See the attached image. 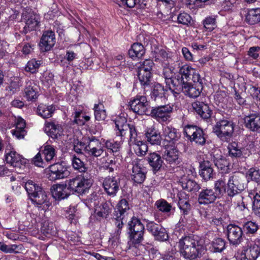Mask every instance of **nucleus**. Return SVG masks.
<instances>
[{
  "label": "nucleus",
  "mask_w": 260,
  "mask_h": 260,
  "mask_svg": "<svg viewBox=\"0 0 260 260\" xmlns=\"http://www.w3.org/2000/svg\"><path fill=\"white\" fill-rule=\"evenodd\" d=\"M178 247L180 253L185 258L194 259L206 250L202 242L194 236H185L181 238Z\"/></svg>",
  "instance_id": "f257e3e1"
},
{
  "label": "nucleus",
  "mask_w": 260,
  "mask_h": 260,
  "mask_svg": "<svg viewBox=\"0 0 260 260\" xmlns=\"http://www.w3.org/2000/svg\"><path fill=\"white\" fill-rule=\"evenodd\" d=\"M86 205L90 209L93 208L92 217L98 221H101L108 217L112 210L110 202H104L96 193L91 194L85 201Z\"/></svg>",
  "instance_id": "f03ea898"
},
{
  "label": "nucleus",
  "mask_w": 260,
  "mask_h": 260,
  "mask_svg": "<svg viewBox=\"0 0 260 260\" xmlns=\"http://www.w3.org/2000/svg\"><path fill=\"white\" fill-rule=\"evenodd\" d=\"M5 159L17 172L23 170L28 162L26 159L16 153L10 144L6 146Z\"/></svg>",
  "instance_id": "7ed1b4c3"
},
{
  "label": "nucleus",
  "mask_w": 260,
  "mask_h": 260,
  "mask_svg": "<svg viewBox=\"0 0 260 260\" xmlns=\"http://www.w3.org/2000/svg\"><path fill=\"white\" fill-rule=\"evenodd\" d=\"M128 225L129 242L134 244L140 243L143 240L144 225L135 217L132 218Z\"/></svg>",
  "instance_id": "20e7f679"
},
{
  "label": "nucleus",
  "mask_w": 260,
  "mask_h": 260,
  "mask_svg": "<svg viewBox=\"0 0 260 260\" xmlns=\"http://www.w3.org/2000/svg\"><path fill=\"white\" fill-rule=\"evenodd\" d=\"M244 179V175L240 173H236L230 176L226 187L229 196L233 197L245 189L246 184Z\"/></svg>",
  "instance_id": "39448f33"
},
{
  "label": "nucleus",
  "mask_w": 260,
  "mask_h": 260,
  "mask_svg": "<svg viewBox=\"0 0 260 260\" xmlns=\"http://www.w3.org/2000/svg\"><path fill=\"white\" fill-rule=\"evenodd\" d=\"M234 124L232 121L222 119L217 121L213 127V132L223 141H227L233 133Z\"/></svg>",
  "instance_id": "423d86ee"
},
{
  "label": "nucleus",
  "mask_w": 260,
  "mask_h": 260,
  "mask_svg": "<svg viewBox=\"0 0 260 260\" xmlns=\"http://www.w3.org/2000/svg\"><path fill=\"white\" fill-rule=\"evenodd\" d=\"M258 242V244L254 243L244 247L235 254L236 258L238 260H255L260 254V240Z\"/></svg>",
  "instance_id": "0eeeda50"
},
{
  "label": "nucleus",
  "mask_w": 260,
  "mask_h": 260,
  "mask_svg": "<svg viewBox=\"0 0 260 260\" xmlns=\"http://www.w3.org/2000/svg\"><path fill=\"white\" fill-rule=\"evenodd\" d=\"M47 177L51 181H55L67 177L70 171L67 167L60 164H55L45 170Z\"/></svg>",
  "instance_id": "6e6552de"
},
{
  "label": "nucleus",
  "mask_w": 260,
  "mask_h": 260,
  "mask_svg": "<svg viewBox=\"0 0 260 260\" xmlns=\"http://www.w3.org/2000/svg\"><path fill=\"white\" fill-rule=\"evenodd\" d=\"M70 189L79 193H84L91 186L90 181L81 176H78L67 181Z\"/></svg>",
  "instance_id": "1a4fd4ad"
},
{
  "label": "nucleus",
  "mask_w": 260,
  "mask_h": 260,
  "mask_svg": "<svg viewBox=\"0 0 260 260\" xmlns=\"http://www.w3.org/2000/svg\"><path fill=\"white\" fill-rule=\"evenodd\" d=\"M129 144L133 146L135 153L138 156H144L148 150L147 144L139 139L137 132L136 128L133 127L131 129V136L129 137Z\"/></svg>",
  "instance_id": "9d476101"
},
{
  "label": "nucleus",
  "mask_w": 260,
  "mask_h": 260,
  "mask_svg": "<svg viewBox=\"0 0 260 260\" xmlns=\"http://www.w3.org/2000/svg\"><path fill=\"white\" fill-rule=\"evenodd\" d=\"M184 133L191 141H193L200 145L205 144L206 140L203 131L200 128L193 125H187L184 127Z\"/></svg>",
  "instance_id": "9b49d317"
},
{
  "label": "nucleus",
  "mask_w": 260,
  "mask_h": 260,
  "mask_svg": "<svg viewBox=\"0 0 260 260\" xmlns=\"http://www.w3.org/2000/svg\"><path fill=\"white\" fill-rule=\"evenodd\" d=\"M146 170L143 166L141 160L137 159L133 161L131 177L135 183H143L146 178Z\"/></svg>",
  "instance_id": "f8f14e48"
},
{
  "label": "nucleus",
  "mask_w": 260,
  "mask_h": 260,
  "mask_svg": "<svg viewBox=\"0 0 260 260\" xmlns=\"http://www.w3.org/2000/svg\"><path fill=\"white\" fill-rule=\"evenodd\" d=\"M131 109L135 113L143 115L149 108V102L146 96L137 95L129 102Z\"/></svg>",
  "instance_id": "ddd939ff"
},
{
  "label": "nucleus",
  "mask_w": 260,
  "mask_h": 260,
  "mask_svg": "<svg viewBox=\"0 0 260 260\" xmlns=\"http://www.w3.org/2000/svg\"><path fill=\"white\" fill-rule=\"evenodd\" d=\"M44 132L53 139L59 141H66L63 134L62 127L59 124L54 123H46L44 127Z\"/></svg>",
  "instance_id": "4468645a"
},
{
  "label": "nucleus",
  "mask_w": 260,
  "mask_h": 260,
  "mask_svg": "<svg viewBox=\"0 0 260 260\" xmlns=\"http://www.w3.org/2000/svg\"><path fill=\"white\" fill-rule=\"evenodd\" d=\"M173 108L170 105L159 106L152 110L151 114L159 122L169 121Z\"/></svg>",
  "instance_id": "2eb2a0df"
},
{
  "label": "nucleus",
  "mask_w": 260,
  "mask_h": 260,
  "mask_svg": "<svg viewBox=\"0 0 260 260\" xmlns=\"http://www.w3.org/2000/svg\"><path fill=\"white\" fill-rule=\"evenodd\" d=\"M146 228L157 240L165 241L168 238L166 229L153 221L148 222Z\"/></svg>",
  "instance_id": "dca6fc26"
},
{
  "label": "nucleus",
  "mask_w": 260,
  "mask_h": 260,
  "mask_svg": "<svg viewBox=\"0 0 260 260\" xmlns=\"http://www.w3.org/2000/svg\"><path fill=\"white\" fill-rule=\"evenodd\" d=\"M212 159L217 168L221 173H226L229 170V161L221 154L219 149L215 150L212 153Z\"/></svg>",
  "instance_id": "f3484780"
},
{
  "label": "nucleus",
  "mask_w": 260,
  "mask_h": 260,
  "mask_svg": "<svg viewBox=\"0 0 260 260\" xmlns=\"http://www.w3.org/2000/svg\"><path fill=\"white\" fill-rule=\"evenodd\" d=\"M103 145L99 140L93 139L87 142L86 154L90 156L98 157L103 153Z\"/></svg>",
  "instance_id": "a211bd4d"
},
{
  "label": "nucleus",
  "mask_w": 260,
  "mask_h": 260,
  "mask_svg": "<svg viewBox=\"0 0 260 260\" xmlns=\"http://www.w3.org/2000/svg\"><path fill=\"white\" fill-rule=\"evenodd\" d=\"M217 197V193L212 189L204 188L199 192L198 202L201 205H208L213 203Z\"/></svg>",
  "instance_id": "6ab92c4d"
},
{
  "label": "nucleus",
  "mask_w": 260,
  "mask_h": 260,
  "mask_svg": "<svg viewBox=\"0 0 260 260\" xmlns=\"http://www.w3.org/2000/svg\"><path fill=\"white\" fill-rule=\"evenodd\" d=\"M55 43V38L54 32L52 31H45L41 39L39 44L42 51L50 50Z\"/></svg>",
  "instance_id": "aec40b11"
},
{
  "label": "nucleus",
  "mask_w": 260,
  "mask_h": 260,
  "mask_svg": "<svg viewBox=\"0 0 260 260\" xmlns=\"http://www.w3.org/2000/svg\"><path fill=\"white\" fill-rule=\"evenodd\" d=\"M182 88L183 92L190 98H196L199 96L203 89L202 84L201 83L191 85L188 83L179 85Z\"/></svg>",
  "instance_id": "412c9836"
},
{
  "label": "nucleus",
  "mask_w": 260,
  "mask_h": 260,
  "mask_svg": "<svg viewBox=\"0 0 260 260\" xmlns=\"http://www.w3.org/2000/svg\"><path fill=\"white\" fill-rule=\"evenodd\" d=\"M70 189L66 184H57L51 187L52 196L56 199L61 200L67 198L70 193Z\"/></svg>",
  "instance_id": "4be33fe9"
},
{
  "label": "nucleus",
  "mask_w": 260,
  "mask_h": 260,
  "mask_svg": "<svg viewBox=\"0 0 260 260\" xmlns=\"http://www.w3.org/2000/svg\"><path fill=\"white\" fill-rule=\"evenodd\" d=\"M193 72L194 69L188 64L182 66L179 70L177 78H175L177 83L176 86L178 87L181 84L187 83L190 76H191V73H193Z\"/></svg>",
  "instance_id": "5701e85b"
},
{
  "label": "nucleus",
  "mask_w": 260,
  "mask_h": 260,
  "mask_svg": "<svg viewBox=\"0 0 260 260\" xmlns=\"http://www.w3.org/2000/svg\"><path fill=\"white\" fill-rule=\"evenodd\" d=\"M228 238L231 243L238 244L240 242L242 231L241 229L235 225H229L227 228Z\"/></svg>",
  "instance_id": "b1692460"
},
{
  "label": "nucleus",
  "mask_w": 260,
  "mask_h": 260,
  "mask_svg": "<svg viewBox=\"0 0 260 260\" xmlns=\"http://www.w3.org/2000/svg\"><path fill=\"white\" fill-rule=\"evenodd\" d=\"M103 185L106 192L110 196H114L119 190V182L114 177L106 178Z\"/></svg>",
  "instance_id": "393cba45"
},
{
  "label": "nucleus",
  "mask_w": 260,
  "mask_h": 260,
  "mask_svg": "<svg viewBox=\"0 0 260 260\" xmlns=\"http://www.w3.org/2000/svg\"><path fill=\"white\" fill-rule=\"evenodd\" d=\"M147 141L152 145H160L161 137L159 132L154 127L147 128L145 132Z\"/></svg>",
  "instance_id": "a878e982"
},
{
  "label": "nucleus",
  "mask_w": 260,
  "mask_h": 260,
  "mask_svg": "<svg viewBox=\"0 0 260 260\" xmlns=\"http://www.w3.org/2000/svg\"><path fill=\"white\" fill-rule=\"evenodd\" d=\"M246 126L252 131L260 129V114L253 113L244 118Z\"/></svg>",
  "instance_id": "bb28decb"
},
{
  "label": "nucleus",
  "mask_w": 260,
  "mask_h": 260,
  "mask_svg": "<svg viewBox=\"0 0 260 260\" xmlns=\"http://www.w3.org/2000/svg\"><path fill=\"white\" fill-rule=\"evenodd\" d=\"M126 121V119L124 116L117 117L115 120V127L119 131V135L121 136L125 134V131L129 130L130 137L131 128H136L133 125L127 124Z\"/></svg>",
  "instance_id": "cd10ccee"
},
{
  "label": "nucleus",
  "mask_w": 260,
  "mask_h": 260,
  "mask_svg": "<svg viewBox=\"0 0 260 260\" xmlns=\"http://www.w3.org/2000/svg\"><path fill=\"white\" fill-rule=\"evenodd\" d=\"M228 149L229 155L233 157H245L246 155H248L247 150L240 147L236 142L229 144Z\"/></svg>",
  "instance_id": "c85d7f7f"
},
{
  "label": "nucleus",
  "mask_w": 260,
  "mask_h": 260,
  "mask_svg": "<svg viewBox=\"0 0 260 260\" xmlns=\"http://www.w3.org/2000/svg\"><path fill=\"white\" fill-rule=\"evenodd\" d=\"M164 159L170 164H178L179 160V152L173 146H168L164 155Z\"/></svg>",
  "instance_id": "c756f323"
},
{
  "label": "nucleus",
  "mask_w": 260,
  "mask_h": 260,
  "mask_svg": "<svg viewBox=\"0 0 260 260\" xmlns=\"http://www.w3.org/2000/svg\"><path fill=\"white\" fill-rule=\"evenodd\" d=\"M193 109L203 118H208L211 115V110L208 105L200 102L192 103Z\"/></svg>",
  "instance_id": "7c9ffc66"
},
{
  "label": "nucleus",
  "mask_w": 260,
  "mask_h": 260,
  "mask_svg": "<svg viewBox=\"0 0 260 260\" xmlns=\"http://www.w3.org/2000/svg\"><path fill=\"white\" fill-rule=\"evenodd\" d=\"M25 122L23 119L18 117L16 120V128L11 131V133L18 139H23L26 134Z\"/></svg>",
  "instance_id": "2f4dec72"
},
{
  "label": "nucleus",
  "mask_w": 260,
  "mask_h": 260,
  "mask_svg": "<svg viewBox=\"0 0 260 260\" xmlns=\"http://www.w3.org/2000/svg\"><path fill=\"white\" fill-rule=\"evenodd\" d=\"M200 174L206 181L213 178L214 173L209 161H204L201 164Z\"/></svg>",
  "instance_id": "473e14b6"
},
{
  "label": "nucleus",
  "mask_w": 260,
  "mask_h": 260,
  "mask_svg": "<svg viewBox=\"0 0 260 260\" xmlns=\"http://www.w3.org/2000/svg\"><path fill=\"white\" fill-rule=\"evenodd\" d=\"M22 17L26 19V25L24 27L25 32L30 31L36 28L39 23V17L34 14H30L28 17L25 13L22 14Z\"/></svg>",
  "instance_id": "72a5a7b5"
},
{
  "label": "nucleus",
  "mask_w": 260,
  "mask_h": 260,
  "mask_svg": "<svg viewBox=\"0 0 260 260\" xmlns=\"http://www.w3.org/2000/svg\"><path fill=\"white\" fill-rule=\"evenodd\" d=\"M25 96L28 101H31L37 99L38 96V91L37 86L35 83L30 81L26 83V86L24 88Z\"/></svg>",
  "instance_id": "f704fd0d"
},
{
  "label": "nucleus",
  "mask_w": 260,
  "mask_h": 260,
  "mask_svg": "<svg viewBox=\"0 0 260 260\" xmlns=\"http://www.w3.org/2000/svg\"><path fill=\"white\" fill-rule=\"evenodd\" d=\"M29 197L32 203L36 205L39 208H40V205L43 204H45L47 206L48 205L46 203L47 196L45 192L42 189L37 191L32 195H30Z\"/></svg>",
  "instance_id": "c9c22d12"
},
{
  "label": "nucleus",
  "mask_w": 260,
  "mask_h": 260,
  "mask_svg": "<svg viewBox=\"0 0 260 260\" xmlns=\"http://www.w3.org/2000/svg\"><path fill=\"white\" fill-rule=\"evenodd\" d=\"M145 53L143 46L138 43L133 44L128 51V55L133 59L140 58L143 57Z\"/></svg>",
  "instance_id": "e433bc0d"
},
{
  "label": "nucleus",
  "mask_w": 260,
  "mask_h": 260,
  "mask_svg": "<svg viewBox=\"0 0 260 260\" xmlns=\"http://www.w3.org/2000/svg\"><path fill=\"white\" fill-rule=\"evenodd\" d=\"M180 183L183 188L187 191H191L199 189V185L194 181L183 175L180 179Z\"/></svg>",
  "instance_id": "4c0bfd02"
},
{
  "label": "nucleus",
  "mask_w": 260,
  "mask_h": 260,
  "mask_svg": "<svg viewBox=\"0 0 260 260\" xmlns=\"http://www.w3.org/2000/svg\"><path fill=\"white\" fill-rule=\"evenodd\" d=\"M162 136L165 141L171 143L173 142L177 138V131L173 127L165 126L162 128Z\"/></svg>",
  "instance_id": "58836bf2"
},
{
  "label": "nucleus",
  "mask_w": 260,
  "mask_h": 260,
  "mask_svg": "<svg viewBox=\"0 0 260 260\" xmlns=\"http://www.w3.org/2000/svg\"><path fill=\"white\" fill-rule=\"evenodd\" d=\"M129 209L128 202L125 199L121 200L117 204L114 211V216L121 219L125 212Z\"/></svg>",
  "instance_id": "ea45409f"
},
{
  "label": "nucleus",
  "mask_w": 260,
  "mask_h": 260,
  "mask_svg": "<svg viewBox=\"0 0 260 260\" xmlns=\"http://www.w3.org/2000/svg\"><path fill=\"white\" fill-rule=\"evenodd\" d=\"M54 107L52 105L47 106L44 104H40L37 108L38 115L44 118H48L51 117L54 111Z\"/></svg>",
  "instance_id": "a19ab883"
},
{
  "label": "nucleus",
  "mask_w": 260,
  "mask_h": 260,
  "mask_svg": "<svg viewBox=\"0 0 260 260\" xmlns=\"http://www.w3.org/2000/svg\"><path fill=\"white\" fill-rule=\"evenodd\" d=\"M246 19L250 24L258 22L260 21V8L249 10L246 16Z\"/></svg>",
  "instance_id": "79ce46f5"
},
{
  "label": "nucleus",
  "mask_w": 260,
  "mask_h": 260,
  "mask_svg": "<svg viewBox=\"0 0 260 260\" xmlns=\"http://www.w3.org/2000/svg\"><path fill=\"white\" fill-rule=\"evenodd\" d=\"M148 160L150 165L155 170H158L162 164V160L160 156L155 152L150 153L149 155Z\"/></svg>",
  "instance_id": "37998d69"
},
{
  "label": "nucleus",
  "mask_w": 260,
  "mask_h": 260,
  "mask_svg": "<svg viewBox=\"0 0 260 260\" xmlns=\"http://www.w3.org/2000/svg\"><path fill=\"white\" fill-rule=\"evenodd\" d=\"M164 75L166 79V84L168 85L169 89L173 92L174 90L172 89V87L177 85L175 79H172L173 76V70L169 68H165L164 69Z\"/></svg>",
  "instance_id": "c03bdc74"
},
{
  "label": "nucleus",
  "mask_w": 260,
  "mask_h": 260,
  "mask_svg": "<svg viewBox=\"0 0 260 260\" xmlns=\"http://www.w3.org/2000/svg\"><path fill=\"white\" fill-rule=\"evenodd\" d=\"M95 119L98 121L104 120L107 114L103 104L101 103L95 104L93 107Z\"/></svg>",
  "instance_id": "a18cd8bd"
},
{
  "label": "nucleus",
  "mask_w": 260,
  "mask_h": 260,
  "mask_svg": "<svg viewBox=\"0 0 260 260\" xmlns=\"http://www.w3.org/2000/svg\"><path fill=\"white\" fill-rule=\"evenodd\" d=\"M249 196L252 199V208L255 214L260 217V192H251Z\"/></svg>",
  "instance_id": "49530a36"
},
{
  "label": "nucleus",
  "mask_w": 260,
  "mask_h": 260,
  "mask_svg": "<svg viewBox=\"0 0 260 260\" xmlns=\"http://www.w3.org/2000/svg\"><path fill=\"white\" fill-rule=\"evenodd\" d=\"M43 153L46 161L51 160L56 154V150L54 146L46 144L43 147Z\"/></svg>",
  "instance_id": "de8ad7c7"
},
{
  "label": "nucleus",
  "mask_w": 260,
  "mask_h": 260,
  "mask_svg": "<svg viewBox=\"0 0 260 260\" xmlns=\"http://www.w3.org/2000/svg\"><path fill=\"white\" fill-rule=\"evenodd\" d=\"M247 180H249L260 183V169L255 168L250 169L246 173Z\"/></svg>",
  "instance_id": "09e8293b"
},
{
  "label": "nucleus",
  "mask_w": 260,
  "mask_h": 260,
  "mask_svg": "<svg viewBox=\"0 0 260 260\" xmlns=\"http://www.w3.org/2000/svg\"><path fill=\"white\" fill-rule=\"evenodd\" d=\"M177 22L186 26L191 25L193 23L191 16L185 12L181 13L178 15Z\"/></svg>",
  "instance_id": "8fccbe9b"
},
{
  "label": "nucleus",
  "mask_w": 260,
  "mask_h": 260,
  "mask_svg": "<svg viewBox=\"0 0 260 260\" xmlns=\"http://www.w3.org/2000/svg\"><path fill=\"white\" fill-rule=\"evenodd\" d=\"M152 76L151 72L138 70V77L142 85H148L150 83Z\"/></svg>",
  "instance_id": "3c124183"
},
{
  "label": "nucleus",
  "mask_w": 260,
  "mask_h": 260,
  "mask_svg": "<svg viewBox=\"0 0 260 260\" xmlns=\"http://www.w3.org/2000/svg\"><path fill=\"white\" fill-rule=\"evenodd\" d=\"M25 188L28 193L29 197L38 190H40L42 188L34 181L28 180L25 184Z\"/></svg>",
  "instance_id": "603ef678"
},
{
  "label": "nucleus",
  "mask_w": 260,
  "mask_h": 260,
  "mask_svg": "<svg viewBox=\"0 0 260 260\" xmlns=\"http://www.w3.org/2000/svg\"><path fill=\"white\" fill-rule=\"evenodd\" d=\"M204 26L205 29L209 31L213 30L216 25V19L213 16H209L206 17L203 21Z\"/></svg>",
  "instance_id": "864d4df0"
},
{
  "label": "nucleus",
  "mask_w": 260,
  "mask_h": 260,
  "mask_svg": "<svg viewBox=\"0 0 260 260\" xmlns=\"http://www.w3.org/2000/svg\"><path fill=\"white\" fill-rule=\"evenodd\" d=\"M40 62L35 59L28 61L25 66V71L31 73H36L40 67Z\"/></svg>",
  "instance_id": "5fc2aeb1"
},
{
  "label": "nucleus",
  "mask_w": 260,
  "mask_h": 260,
  "mask_svg": "<svg viewBox=\"0 0 260 260\" xmlns=\"http://www.w3.org/2000/svg\"><path fill=\"white\" fill-rule=\"evenodd\" d=\"M154 57L155 61L163 62L168 58V54L163 49H158L154 52Z\"/></svg>",
  "instance_id": "6e6d98bb"
},
{
  "label": "nucleus",
  "mask_w": 260,
  "mask_h": 260,
  "mask_svg": "<svg viewBox=\"0 0 260 260\" xmlns=\"http://www.w3.org/2000/svg\"><path fill=\"white\" fill-rule=\"evenodd\" d=\"M157 208L161 212H169L171 211L172 206L164 200H158L155 203Z\"/></svg>",
  "instance_id": "4d7b16f0"
},
{
  "label": "nucleus",
  "mask_w": 260,
  "mask_h": 260,
  "mask_svg": "<svg viewBox=\"0 0 260 260\" xmlns=\"http://www.w3.org/2000/svg\"><path fill=\"white\" fill-rule=\"evenodd\" d=\"M212 245L215 252H221L224 249L225 243L221 238H216L214 240Z\"/></svg>",
  "instance_id": "13d9d810"
},
{
  "label": "nucleus",
  "mask_w": 260,
  "mask_h": 260,
  "mask_svg": "<svg viewBox=\"0 0 260 260\" xmlns=\"http://www.w3.org/2000/svg\"><path fill=\"white\" fill-rule=\"evenodd\" d=\"M72 165L75 169L79 170L80 172H83L86 171V168L84 162L76 156H74L73 158Z\"/></svg>",
  "instance_id": "bf43d9fd"
},
{
  "label": "nucleus",
  "mask_w": 260,
  "mask_h": 260,
  "mask_svg": "<svg viewBox=\"0 0 260 260\" xmlns=\"http://www.w3.org/2000/svg\"><path fill=\"white\" fill-rule=\"evenodd\" d=\"M154 63L151 59H146L138 67V70L151 72Z\"/></svg>",
  "instance_id": "052dcab7"
},
{
  "label": "nucleus",
  "mask_w": 260,
  "mask_h": 260,
  "mask_svg": "<svg viewBox=\"0 0 260 260\" xmlns=\"http://www.w3.org/2000/svg\"><path fill=\"white\" fill-rule=\"evenodd\" d=\"M152 93L155 98H162L165 95V91L161 84L156 83L154 85Z\"/></svg>",
  "instance_id": "680f3d73"
},
{
  "label": "nucleus",
  "mask_w": 260,
  "mask_h": 260,
  "mask_svg": "<svg viewBox=\"0 0 260 260\" xmlns=\"http://www.w3.org/2000/svg\"><path fill=\"white\" fill-rule=\"evenodd\" d=\"M243 229L248 233L254 234L258 229V225L255 222L249 221L244 224Z\"/></svg>",
  "instance_id": "e2e57ef3"
},
{
  "label": "nucleus",
  "mask_w": 260,
  "mask_h": 260,
  "mask_svg": "<svg viewBox=\"0 0 260 260\" xmlns=\"http://www.w3.org/2000/svg\"><path fill=\"white\" fill-rule=\"evenodd\" d=\"M42 82L46 86L52 85L54 83L53 74L49 71L45 72L43 75Z\"/></svg>",
  "instance_id": "0e129e2a"
},
{
  "label": "nucleus",
  "mask_w": 260,
  "mask_h": 260,
  "mask_svg": "<svg viewBox=\"0 0 260 260\" xmlns=\"http://www.w3.org/2000/svg\"><path fill=\"white\" fill-rule=\"evenodd\" d=\"M20 246L17 245H6L4 243L2 251L5 253H18L19 250H21Z\"/></svg>",
  "instance_id": "69168bd1"
},
{
  "label": "nucleus",
  "mask_w": 260,
  "mask_h": 260,
  "mask_svg": "<svg viewBox=\"0 0 260 260\" xmlns=\"http://www.w3.org/2000/svg\"><path fill=\"white\" fill-rule=\"evenodd\" d=\"M214 188L215 190V192L217 193V196L226 191L225 183L222 180H218L215 182Z\"/></svg>",
  "instance_id": "338daca9"
},
{
  "label": "nucleus",
  "mask_w": 260,
  "mask_h": 260,
  "mask_svg": "<svg viewBox=\"0 0 260 260\" xmlns=\"http://www.w3.org/2000/svg\"><path fill=\"white\" fill-rule=\"evenodd\" d=\"M237 2V0H225L221 4V10H231L236 5Z\"/></svg>",
  "instance_id": "774afa93"
}]
</instances>
